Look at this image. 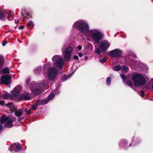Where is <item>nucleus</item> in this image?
Masks as SVG:
<instances>
[{
    "label": "nucleus",
    "mask_w": 153,
    "mask_h": 153,
    "mask_svg": "<svg viewBox=\"0 0 153 153\" xmlns=\"http://www.w3.org/2000/svg\"><path fill=\"white\" fill-rule=\"evenodd\" d=\"M132 142L131 143V144L130 145H129V146H130L131 145V144L133 143V139H132Z\"/></svg>",
    "instance_id": "obj_51"
},
{
    "label": "nucleus",
    "mask_w": 153,
    "mask_h": 153,
    "mask_svg": "<svg viewBox=\"0 0 153 153\" xmlns=\"http://www.w3.org/2000/svg\"><path fill=\"white\" fill-rule=\"evenodd\" d=\"M3 98L5 100H7L8 99H11L12 100H15L13 99L12 98L13 97H12L11 96H2Z\"/></svg>",
    "instance_id": "obj_31"
},
{
    "label": "nucleus",
    "mask_w": 153,
    "mask_h": 153,
    "mask_svg": "<svg viewBox=\"0 0 153 153\" xmlns=\"http://www.w3.org/2000/svg\"><path fill=\"white\" fill-rule=\"evenodd\" d=\"M141 96H144L145 94V93L144 91H142L141 92Z\"/></svg>",
    "instance_id": "obj_48"
},
{
    "label": "nucleus",
    "mask_w": 153,
    "mask_h": 153,
    "mask_svg": "<svg viewBox=\"0 0 153 153\" xmlns=\"http://www.w3.org/2000/svg\"><path fill=\"white\" fill-rule=\"evenodd\" d=\"M74 59L75 60L78 59V57L77 55H75L74 56Z\"/></svg>",
    "instance_id": "obj_47"
},
{
    "label": "nucleus",
    "mask_w": 153,
    "mask_h": 153,
    "mask_svg": "<svg viewBox=\"0 0 153 153\" xmlns=\"http://www.w3.org/2000/svg\"><path fill=\"white\" fill-rule=\"evenodd\" d=\"M52 60L54 65L59 69L62 68L64 63L63 59L60 56L55 55L52 58Z\"/></svg>",
    "instance_id": "obj_6"
},
{
    "label": "nucleus",
    "mask_w": 153,
    "mask_h": 153,
    "mask_svg": "<svg viewBox=\"0 0 153 153\" xmlns=\"http://www.w3.org/2000/svg\"><path fill=\"white\" fill-rule=\"evenodd\" d=\"M9 94L8 92H6L3 96H9Z\"/></svg>",
    "instance_id": "obj_46"
},
{
    "label": "nucleus",
    "mask_w": 153,
    "mask_h": 153,
    "mask_svg": "<svg viewBox=\"0 0 153 153\" xmlns=\"http://www.w3.org/2000/svg\"><path fill=\"white\" fill-rule=\"evenodd\" d=\"M0 123L1 124L5 123L4 127L11 128L13 126V119L11 116L7 117L5 115H2L0 118Z\"/></svg>",
    "instance_id": "obj_5"
},
{
    "label": "nucleus",
    "mask_w": 153,
    "mask_h": 153,
    "mask_svg": "<svg viewBox=\"0 0 153 153\" xmlns=\"http://www.w3.org/2000/svg\"><path fill=\"white\" fill-rule=\"evenodd\" d=\"M38 100V106L39 105H43L47 103L48 102V100L47 99V98H46L42 100H40V99L37 100L36 102Z\"/></svg>",
    "instance_id": "obj_18"
},
{
    "label": "nucleus",
    "mask_w": 153,
    "mask_h": 153,
    "mask_svg": "<svg viewBox=\"0 0 153 153\" xmlns=\"http://www.w3.org/2000/svg\"><path fill=\"white\" fill-rule=\"evenodd\" d=\"M134 54V55H133V56H134V57H136V55H135L134 54Z\"/></svg>",
    "instance_id": "obj_53"
},
{
    "label": "nucleus",
    "mask_w": 153,
    "mask_h": 153,
    "mask_svg": "<svg viewBox=\"0 0 153 153\" xmlns=\"http://www.w3.org/2000/svg\"><path fill=\"white\" fill-rule=\"evenodd\" d=\"M110 44L106 40L100 42L98 46L102 51H105L110 46Z\"/></svg>",
    "instance_id": "obj_9"
},
{
    "label": "nucleus",
    "mask_w": 153,
    "mask_h": 153,
    "mask_svg": "<svg viewBox=\"0 0 153 153\" xmlns=\"http://www.w3.org/2000/svg\"><path fill=\"white\" fill-rule=\"evenodd\" d=\"M120 76L123 81L124 80H126V77L124 74H121Z\"/></svg>",
    "instance_id": "obj_38"
},
{
    "label": "nucleus",
    "mask_w": 153,
    "mask_h": 153,
    "mask_svg": "<svg viewBox=\"0 0 153 153\" xmlns=\"http://www.w3.org/2000/svg\"><path fill=\"white\" fill-rule=\"evenodd\" d=\"M6 12L4 10H0V19L5 20L6 19Z\"/></svg>",
    "instance_id": "obj_19"
},
{
    "label": "nucleus",
    "mask_w": 153,
    "mask_h": 153,
    "mask_svg": "<svg viewBox=\"0 0 153 153\" xmlns=\"http://www.w3.org/2000/svg\"><path fill=\"white\" fill-rule=\"evenodd\" d=\"M22 90V87L18 86L14 88L11 91V96H19L20 91Z\"/></svg>",
    "instance_id": "obj_14"
},
{
    "label": "nucleus",
    "mask_w": 153,
    "mask_h": 153,
    "mask_svg": "<svg viewBox=\"0 0 153 153\" xmlns=\"http://www.w3.org/2000/svg\"><path fill=\"white\" fill-rule=\"evenodd\" d=\"M122 67L119 65H117L114 67L112 69L113 70L116 71H118L121 69Z\"/></svg>",
    "instance_id": "obj_24"
},
{
    "label": "nucleus",
    "mask_w": 153,
    "mask_h": 153,
    "mask_svg": "<svg viewBox=\"0 0 153 153\" xmlns=\"http://www.w3.org/2000/svg\"><path fill=\"white\" fill-rule=\"evenodd\" d=\"M107 59L106 58H103L100 60V62L101 63H104L106 61Z\"/></svg>",
    "instance_id": "obj_33"
},
{
    "label": "nucleus",
    "mask_w": 153,
    "mask_h": 153,
    "mask_svg": "<svg viewBox=\"0 0 153 153\" xmlns=\"http://www.w3.org/2000/svg\"><path fill=\"white\" fill-rule=\"evenodd\" d=\"M109 55L111 56L115 57H118L121 56L122 53L121 51L119 49L114 50L110 52Z\"/></svg>",
    "instance_id": "obj_13"
},
{
    "label": "nucleus",
    "mask_w": 153,
    "mask_h": 153,
    "mask_svg": "<svg viewBox=\"0 0 153 153\" xmlns=\"http://www.w3.org/2000/svg\"><path fill=\"white\" fill-rule=\"evenodd\" d=\"M11 81V77L8 75H4L1 76V82L4 84L10 83Z\"/></svg>",
    "instance_id": "obj_12"
},
{
    "label": "nucleus",
    "mask_w": 153,
    "mask_h": 153,
    "mask_svg": "<svg viewBox=\"0 0 153 153\" xmlns=\"http://www.w3.org/2000/svg\"><path fill=\"white\" fill-rule=\"evenodd\" d=\"M132 79L135 85L137 87L143 85L146 83L145 77L140 74H136L133 75Z\"/></svg>",
    "instance_id": "obj_4"
},
{
    "label": "nucleus",
    "mask_w": 153,
    "mask_h": 153,
    "mask_svg": "<svg viewBox=\"0 0 153 153\" xmlns=\"http://www.w3.org/2000/svg\"><path fill=\"white\" fill-rule=\"evenodd\" d=\"M149 100H150L152 101L153 100V98H152L149 99Z\"/></svg>",
    "instance_id": "obj_49"
},
{
    "label": "nucleus",
    "mask_w": 153,
    "mask_h": 153,
    "mask_svg": "<svg viewBox=\"0 0 153 153\" xmlns=\"http://www.w3.org/2000/svg\"><path fill=\"white\" fill-rule=\"evenodd\" d=\"M0 105H2L4 106L5 105L4 102L3 100H0Z\"/></svg>",
    "instance_id": "obj_37"
},
{
    "label": "nucleus",
    "mask_w": 153,
    "mask_h": 153,
    "mask_svg": "<svg viewBox=\"0 0 153 153\" xmlns=\"http://www.w3.org/2000/svg\"><path fill=\"white\" fill-rule=\"evenodd\" d=\"M2 74H9L10 72V70L8 68H3L2 70Z\"/></svg>",
    "instance_id": "obj_25"
},
{
    "label": "nucleus",
    "mask_w": 153,
    "mask_h": 153,
    "mask_svg": "<svg viewBox=\"0 0 153 153\" xmlns=\"http://www.w3.org/2000/svg\"><path fill=\"white\" fill-rule=\"evenodd\" d=\"M38 100L36 102L33 104L31 105L32 107L29 110H28L27 108H24L25 111L26 113V114L28 115L32 113V112L35 110H36L38 107Z\"/></svg>",
    "instance_id": "obj_10"
},
{
    "label": "nucleus",
    "mask_w": 153,
    "mask_h": 153,
    "mask_svg": "<svg viewBox=\"0 0 153 153\" xmlns=\"http://www.w3.org/2000/svg\"><path fill=\"white\" fill-rule=\"evenodd\" d=\"M78 55L80 57H82L83 56V54L82 53H79Z\"/></svg>",
    "instance_id": "obj_43"
},
{
    "label": "nucleus",
    "mask_w": 153,
    "mask_h": 153,
    "mask_svg": "<svg viewBox=\"0 0 153 153\" xmlns=\"http://www.w3.org/2000/svg\"><path fill=\"white\" fill-rule=\"evenodd\" d=\"M7 15V18L9 20H12L13 19V13L11 12L7 13L6 12V15Z\"/></svg>",
    "instance_id": "obj_23"
},
{
    "label": "nucleus",
    "mask_w": 153,
    "mask_h": 153,
    "mask_svg": "<svg viewBox=\"0 0 153 153\" xmlns=\"http://www.w3.org/2000/svg\"><path fill=\"white\" fill-rule=\"evenodd\" d=\"M12 99L16 101L27 100L32 99L33 96H11Z\"/></svg>",
    "instance_id": "obj_11"
},
{
    "label": "nucleus",
    "mask_w": 153,
    "mask_h": 153,
    "mask_svg": "<svg viewBox=\"0 0 153 153\" xmlns=\"http://www.w3.org/2000/svg\"><path fill=\"white\" fill-rule=\"evenodd\" d=\"M69 78V77L68 75H63L62 76V79H63L64 81H65L67 80Z\"/></svg>",
    "instance_id": "obj_32"
},
{
    "label": "nucleus",
    "mask_w": 153,
    "mask_h": 153,
    "mask_svg": "<svg viewBox=\"0 0 153 153\" xmlns=\"http://www.w3.org/2000/svg\"><path fill=\"white\" fill-rule=\"evenodd\" d=\"M64 53L65 60L66 61L69 60L72 53V48L70 46L68 47L64 50Z\"/></svg>",
    "instance_id": "obj_8"
},
{
    "label": "nucleus",
    "mask_w": 153,
    "mask_h": 153,
    "mask_svg": "<svg viewBox=\"0 0 153 153\" xmlns=\"http://www.w3.org/2000/svg\"><path fill=\"white\" fill-rule=\"evenodd\" d=\"M88 57L87 56H86L85 57V59L86 60H87L88 59Z\"/></svg>",
    "instance_id": "obj_50"
},
{
    "label": "nucleus",
    "mask_w": 153,
    "mask_h": 153,
    "mask_svg": "<svg viewBox=\"0 0 153 153\" xmlns=\"http://www.w3.org/2000/svg\"><path fill=\"white\" fill-rule=\"evenodd\" d=\"M30 78H28L26 81V83L27 85H28L29 82L30 81Z\"/></svg>",
    "instance_id": "obj_41"
},
{
    "label": "nucleus",
    "mask_w": 153,
    "mask_h": 153,
    "mask_svg": "<svg viewBox=\"0 0 153 153\" xmlns=\"http://www.w3.org/2000/svg\"><path fill=\"white\" fill-rule=\"evenodd\" d=\"M48 83L47 81H44L42 82L39 83L37 85L35 82L33 81L31 82L29 87L35 94L39 95L44 91L45 86Z\"/></svg>",
    "instance_id": "obj_1"
},
{
    "label": "nucleus",
    "mask_w": 153,
    "mask_h": 153,
    "mask_svg": "<svg viewBox=\"0 0 153 153\" xmlns=\"http://www.w3.org/2000/svg\"><path fill=\"white\" fill-rule=\"evenodd\" d=\"M95 52L96 53L100 54L101 53V51L98 48H96Z\"/></svg>",
    "instance_id": "obj_30"
},
{
    "label": "nucleus",
    "mask_w": 153,
    "mask_h": 153,
    "mask_svg": "<svg viewBox=\"0 0 153 153\" xmlns=\"http://www.w3.org/2000/svg\"><path fill=\"white\" fill-rule=\"evenodd\" d=\"M87 39H92L96 43H98L102 38L103 35L102 33L98 29H93L88 32L86 34Z\"/></svg>",
    "instance_id": "obj_2"
},
{
    "label": "nucleus",
    "mask_w": 153,
    "mask_h": 153,
    "mask_svg": "<svg viewBox=\"0 0 153 153\" xmlns=\"http://www.w3.org/2000/svg\"><path fill=\"white\" fill-rule=\"evenodd\" d=\"M73 27L75 28H77L82 33H86L88 31L89 29V27L87 23L82 20L76 21L73 24Z\"/></svg>",
    "instance_id": "obj_3"
},
{
    "label": "nucleus",
    "mask_w": 153,
    "mask_h": 153,
    "mask_svg": "<svg viewBox=\"0 0 153 153\" xmlns=\"http://www.w3.org/2000/svg\"><path fill=\"white\" fill-rule=\"evenodd\" d=\"M153 1V0H152Z\"/></svg>",
    "instance_id": "obj_55"
},
{
    "label": "nucleus",
    "mask_w": 153,
    "mask_h": 153,
    "mask_svg": "<svg viewBox=\"0 0 153 153\" xmlns=\"http://www.w3.org/2000/svg\"><path fill=\"white\" fill-rule=\"evenodd\" d=\"M25 111L24 108L16 110L14 112L15 115L17 117H19L23 115Z\"/></svg>",
    "instance_id": "obj_16"
},
{
    "label": "nucleus",
    "mask_w": 153,
    "mask_h": 153,
    "mask_svg": "<svg viewBox=\"0 0 153 153\" xmlns=\"http://www.w3.org/2000/svg\"><path fill=\"white\" fill-rule=\"evenodd\" d=\"M121 69L123 72H126L129 71L128 68L126 66H123Z\"/></svg>",
    "instance_id": "obj_28"
},
{
    "label": "nucleus",
    "mask_w": 153,
    "mask_h": 153,
    "mask_svg": "<svg viewBox=\"0 0 153 153\" xmlns=\"http://www.w3.org/2000/svg\"><path fill=\"white\" fill-rule=\"evenodd\" d=\"M30 95L29 93L25 91H24L23 94L22 96H29Z\"/></svg>",
    "instance_id": "obj_36"
},
{
    "label": "nucleus",
    "mask_w": 153,
    "mask_h": 153,
    "mask_svg": "<svg viewBox=\"0 0 153 153\" xmlns=\"http://www.w3.org/2000/svg\"><path fill=\"white\" fill-rule=\"evenodd\" d=\"M55 96H48V97L47 98V99L48 100V101L49 100H51L54 99Z\"/></svg>",
    "instance_id": "obj_39"
},
{
    "label": "nucleus",
    "mask_w": 153,
    "mask_h": 153,
    "mask_svg": "<svg viewBox=\"0 0 153 153\" xmlns=\"http://www.w3.org/2000/svg\"><path fill=\"white\" fill-rule=\"evenodd\" d=\"M6 44V42L5 41H3L2 42V45L3 46H5Z\"/></svg>",
    "instance_id": "obj_44"
},
{
    "label": "nucleus",
    "mask_w": 153,
    "mask_h": 153,
    "mask_svg": "<svg viewBox=\"0 0 153 153\" xmlns=\"http://www.w3.org/2000/svg\"><path fill=\"white\" fill-rule=\"evenodd\" d=\"M152 79V80L153 81V78ZM152 89H153V84H152Z\"/></svg>",
    "instance_id": "obj_52"
},
{
    "label": "nucleus",
    "mask_w": 153,
    "mask_h": 153,
    "mask_svg": "<svg viewBox=\"0 0 153 153\" xmlns=\"http://www.w3.org/2000/svg\"><path fill=\"white\" fill-rule=\"evenodd\" d=\"M111 82V78L110 77H108L106 79V83L108 85H109L110 84V83Z\"/></svg>",
    "instance_id": "obj_29"
},
{
    "label": "nucleus",
    "mask_w": 153,
    "mask_h": 153,
    "mask_svg": "<svg viewBox=\"0 0 153 153\" xmlns=\"http://www.w3.org/2000/svg\"><path fill=\"white\" fill-rule=\"evenodd\" d=\"M41 67H39L34 70V72L36 74H39L41 72Z\"/></svg>",
    "instance_id": "obj_26"
},
{
    "label": "nucleus",
    "mask_w": 153,
    "mask_h": 153,
    "mask_svg": "<svg viewBox=\"0 0 153 153\" xmlns=\"http://www.w3.org/2000/svg\"><path fill=\"white\" fill-rule=\"evenodd\" d=\"M58 72L57 69L54 67L49 68L47 73L48 79L51 80H53L57 76Z\"/></svg>",
    "instance_id": "obj_7"
},
{
    "label": "nucleus",
    "mask_w": 153,
    "mask_h": 153,
    "mask_svg": "<svg viewBox=\"0 0 153 153\" xmlns=\"http://www.w3.org/2000/svg\"><path fill=\"white\" fill-rule=\"evenodd\" d=\"M127 143V141L125 140H122L120 141L119 146L123 147L125 149H126L127 148L126 147Z\"/></svg>",
    "instance_id": "obj_21"
},
{
    "label": "nucleus",
    "mask_w": 153,
    "mask_h": 153,
    "mask_svg": "<svg viewBox=\"0 0 153 153\" xmlns=\"http://www.w3.org/2000/svg\"><path fill=\"white\" fill-rule=\"evenodd\" d=\"M126 84L130 86V87L131 86V85L132 84V83L131 81H128Z\"/></svg>",
    "instance_id": "obj_40"
},
{
    "label": "nucleus",
    "mask_w": 153,
    "mask_h": 153,
    "mask_svg": "<svg viewBox=\"0 0 153 153\" xmlns=\"http://www.w3.org/2000/svg\"><path fill=\"white\" fill-rule=\"evenodd\" d=\"M27 26L29 27V28H32L34 26V24L33 22L30 21L27 24Z\"/></svg>",
    "instance_id": "obj_27"
},
{
    "label": "nucleus",
    "mask_w": 153,
    "mask_h": 153,
    "mask_svg": "<svg viewBox=\"0 0 153 153\" xmlns=\"http://www.w3.org/2000/svg\"><path fill=\"white\" fill-rule=\"evenodd\" d=\"M57 90H56L55 91V93H52L51 94H49L48 96H55V95H57L58 94V93H59V91H57V92H56Z\"/></svg>",
    "instance_id": "obj_34"
},
{
    "label": "nucleus",
    "mask_w": 153,
    "mask_h": 153,
    "mask_svg": "<svg viewBox=\"0 0 153 153\" xmlns=\"http://www.w3.org/2000/svg\"><path fill=\"white\" fill-rule=\"evenodd\" d=\"M48 66V64H45L43 66V70L45 71L46 69H47L48 68L47 66Z\"/></svg>",
    "instance_id": "obj_35"
},
{
    "label": "nucleus",
    "mask_w": 153,
    "mask_h": 153,
    "mask_svg": "<svg viewBox=\"0 0 153 153\" xmlns=\"http://www.w3.org/2000/svg\"><path fill=\"white\" fill-rule=\"evenodd\" d=\"M77 48V49L79 50H81L82 49V47L81 46H78Z\"/></svg>",
    "instance_id": "obj_45"
},
{
    "label": "nucleus",
    "mask_w": 153,
    "mask_h": 153,
    "mask_svg": "<svg viewBox=\"0 0 153 153\" xmlns=\"http://www.w3.org/2000/svg\"><path fill=\"white\" fill-rule=\"evenodd\" d=\"M7 107L9 108L10 110V111H13L15 109V107L14 104L11 102H9L6 105Z\"/></svg>",
    "instance_id": "obj_20"
},
{
    "label": "nucleus",
    "mask_w": 153,
    "mask_h": 153,
    "mask_svg": "<svg viewBox=\"0 0 153 153\" xmlns=\"http://www.w3.org/2000/svg\"><path fill=\"white\" fill-rule=\"evenodd\" d=\"M143 98H145V97H144Z\"/></svg>",
    "instance_id": "obj_54"
},
{
    "label": "nucleus",
    "mask_w": 153,
    "mask_h": 153,
    "mask_svg": "<svg viewBox=\"0 0 153 153\" xmlns=\"http://www.w3.org/2000/svg\"><path fill=\"white\" fill-rule=\"evenodd\" d=\"M24 26L23 25H21L19 26V29L20 30H22L24 28Z\"/></svg>",
    "instance_id": "obj_42"
},
{
    "label": "nucleus",
    "mask_w": 153,
    "mask_h": 153,
    "mask_svg": "<svg viewBox=\"0 0 153 153\" xmlns=\"http://www.w3.org/2000/svg\"><path fill=\"white\" fill-rule=\"evenodd\" d=\"M129 64L130 67L132 69L135 68H137V66H140L138 62H136L134 60H131L129 62Z\"/></svg>",
    "instance_id": "obj_17"
},
{
    "label": "nucleus",
    "mask_w": 153,
    "mask_h": 153,
    "mask_svg": "<svg viewBox=\"0 0 153 153\" xmlns=\"http://www.w3.org/2000/svg\"><path fill=\"white\" fill-rule=\"evenodd\" d=\"M30 15L28 13H27L26 12H25V14H23L22 16L21 20L22 21H24L25 20V18L27 19L30 18Z\"/></svg>",
    "instance_id": "obj_22"
},
{
    "label": "nucleus",
    "mask_w": 153,
    "mask_h": 153,
    "mask_svg": "<svg viewBox=\"0 0 153 153\" xmlns=\"http://www.w3.org/2000/svg\"><path fill=\"white\" fill-rule=\"evenodd\" d=\"M15 147H16L15 150L16 152H19L22 149V147L20 144L18 143L16 144L15 143L12 145L8 149L9 151H11L12 152L11 150Z\"/></svg>",
    "instance_id": "obj_15"
}]
</instances>
